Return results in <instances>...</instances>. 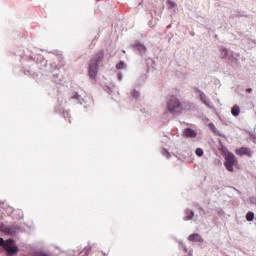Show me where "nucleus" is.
I'll return each mask as SVG.
<instances>
[{
    "instance_id": "f8f14e48",
    "label": "nucleus",
    "mask_w": 256,
    "mask_h": 256,
    "mask_svg": "<svg viewBox=\"0 0 256 256\" xmlns=\"http://www.w3.org/2000/svg\"><path fill=\"white\" fill-rule=\"evenodd\" d=\"M246 219H247V221H253V219H255V213H253V212H248V213L246 214Z\"/></svg>"
},
{
    "instance_id": "f03ea898",
    "label": "nucleus",
    "mask_w": 256,
    "mask_h": 256,
    "mask_svg": "<svg viewBox=\"0 0 256 256\" xmlns=\"http://www.w3.org/2000/svg\"><path fill=\"white\" fill-rule=\"evenodd\" d=\"M167 110L172 115H181V113H183V111H185V106H184L183 102H181V100H179V98H177L175 96H171L167 102Z\"/></svg>"
},
{
    "instance_id": "9d476101",
    "label": "nucleus",
    "mask_w": 256,
    "mask_h": 256,
    "mask_svg": "<svg viewBox=\"0 0 256 256\" xmlns=\"http://www.w3.org/2000/svg\"><path fill=\"white\" fill-rule=\"evenodd\" d=\"M200 100L202 101V103H204V105L209 107V99H207V96L205 95V93L202 92L200 94Z\"/></svg>"
},
{
    "instance_id": "ddd939ff",
    "label": "nucleus",
    "mask_w": 256,
    "mask_h": 256,
    "mask_svg": "<svg viewBox=\"0 0 256 256\" xmlns=\"http://www.w3.org/2000/svg\"><path fill=\"white\" fill-rule=\"evenodd\" d=\"M226 161H235V155L233 153L226 154Z\"/></svg>"
},
{
    "instance_id": "a211bd4d",
    "label": "nucleus",
    "mask_w": 256,
    "mask_h": 256,
    "mask_svg": "<svg viewBox=\"0 0 256 256\" xmlns=\"http://www.w3.org/2000/svg\"><path fill=\"white\" fill-rule=\"evenodd\" d=\"M86 253H89L91 251V247L85 248Z\"/></svg>"
},
{
    "instance_id": "39448f33",
    "label": "nucleus",
    "mask_w": 256,
    "mask_h": 256,
    "mask_svg": "<svg viewBox=\"0 0 256 256\" xmlns=\"http://www.w3.org/2000/svg\"><path fill=\"white\" fill-rule=\"evenodd\" d=\"M235 153L236 155H239V157H243V155H245L246 157H251L253 155V150L247 147H240L235 150Z\"/></svg>"
},
{
    "instance_id": "1a4fd4ad",
    "label": "nucleus",
    "mask_w": 256,
    "mask_h": 256,
    "mask_svg": "<svg viewBox=\"0 0 256 256\" xmlns=\"http://www.w3.org/2000/svg\"><path fill=\"white\" fill-rule=\"evenodd\" d=\"M195 216V213L192 210L186 211V217H184V221H191L193 217Z\"/></svg>"
},
{
    "instance_id": "20e7f679",
    "label": "nucleus",
    "mask_w": 256,
    "mask_h": 256,
    "mask_svg": "<svg viewBox=\"0 0 256 256\" xmlns=\"http://www.w3.org/2000/svg\"><path fill=\"white\" fill-rule=\"evenodd\" d=\"M224 167H226L227 171H239L241 169V166L237 161H225Z\"/></svg>"
},
{
    "instance_id": "f257e3e1",
    "label": "nucleus",
    "mask_w": 256,
    "mask_h": 256,
    "mask_svg": "<svg viewBox=\"0 0 256 256\" xmlns=\"http://www.w3.org/2000/svg\"><path fill=\"white\" fill-rule=\"evenodd\" d=\"M105 57V52L103 50L98 51L94 57L90 60L89 68H88V75L90 79H97V71L99 69V63L103 61Z\"/></svg>"
},
{
    "instance_id": "412c9836",
    "label": "nucleus",
    "mask_w": 256,
    "mask_h": 256,
    "mask_svg": "<svg viewBox=\"0 0 256 256\" xmlns=\"http://www.w3.org/2000/svg\"><path fill=\"white\" fill-rule=\"evenodd\" d=\"M184 251H186V252H187V248H186V247H184Z\"/></svg>"
},
{
    "instance_id": "2eb2a0df",
    "label": "nucleus",
    "mask_w": 256,
    "mask_h": 256,
    "mask_svg": "<svg viewBox=\"0 0 256 256\" xmlns=\"http://www.w3.org/2000/svg\"><path fill=\"white\" fill-rule=\"evenodd\" d=\"M208 127L211 129V131H213V133H217V127H215V124L209 123Z\"/></svg>"
},
{
    "instance_id": "6ab92c4d",
    "label": "nucleus",
    "mask_w": 256,
    "mask_h": 256,
    "mask_svg": "<svg viewBox=\"0 0 256 256\" xmlns=\"http://www.w3.org/2000/svg\"><path fill=\"white\" fill-rule=\"evenodd\" d=\"M246 91H247V93H251L252 90H251V88H247Z\"/></svg>"
},
{
    "instance_id": "6e6552de",
    "label": "nucleus",
    "mask_w": 256,
    "mask_h": 256,
    "mask_svg": "<svg viewBox=\"0 0 256 256\" xmlns=\"http://www.w3.org/2000/svg\"><path fill=\"white\" fill-rule=\"evenodd\" d=\"M231 113L234 117H237L239 113H241V108H239L237 105H234L231 109Z\"/></svg>"
},
{
    "instance_id": "aec40b11",
    "label": "nucleus",
    "mask_w": 256,
    "mask_h": 256,
    "mask_svg": "<svg viewBox=\"0 0 256 256\" xmlns=\"http://www.w3.org/2000/svg\"><path fill=\"white\" fill-rule=\"evenodd\" d=\"M223 51H224L225 55H227V49H223Z\"/></svg>"
},
{
    "instance_id": "f3484780",
    "label": "nucleus",
    "mask_w": 256,
    "mask_h": 256,
    "mask_svg": "<svg viewBox=\"0 0 256 256\" xmlns=\"http://www.w3.org/2000/svg\"><path fill=\"white\" fill-rule=\"evenodd\" d=\"M132 97L134 99H139V92L137 90L132 91Z\"/></svg>"
},
{
    "instance_id": "4468645a",
    "label": "nucleus",
    "mask_w": 256,
    "mask_h": 256,
    "mask_svg": "<svg viewBox=\"0 0 256 256\" xmlns=\"http://www.w3.org/2000/svg\"><path fill=\"white\" fill-rule=\"evenodd\" d=\"M125 67V62L120 61L117 65H116V69L121 70L124 69Z\"/></svg>"
},
{
    "instance_id": "dca6fc26",
    "label": "nucleus",
    "mask_w": 256,
    "mask_h": 256,
    "mask_svg": "<svg viewBox=\"0 0 256 256\" xmlns=\"http://www.w3.org/2000/svg\"><path fill=\"white\" fill-rule=\"evenodd\" d=\"M195 153L198 157H203V149L197 148Z\"/></svg>"
},
{
    "instance_id": "9b49d317",
    "label": "nucleus",
    "mask_w": 256,
    "mask_h": 256,
    "mask_svg": "<svg viewBox=\"0 0 256 256\" xmlns=\"http://www.w3.org/2000/svg\"><path fill=\"white\" fill-rule=\"evenodd\" d=\"M135 48L137 49V51H139L140 53H145V51H147V47H145V45L143 44H136Z\"/></svg>"
},
{
    "instance_id": "0eeeda50",
    "label": "nucleus",
    "mask_w": 256,
    "mask_h": 256,
    "mask_svg": "<svg viewBox=\"0 0 256 256\" xmlns=\"http://www.w3.org/2000/svg\"><path fill=\"white\" fill-rule=\"evenodd\" d=\"M184 133H185L186 137H191V138L197 137V132H195V130H193L191 128H187Z\"/></svg>"
},
{
    "instance_id": "7ed1b4c3",
    "label": "nucleus",
    "mask_w": 256,
    "mask_h": 256,
    "mask_svg": "<svg viewBox=\"0 0 256 256\" xmlns=\"http://www.w3.org/2000/svg\"><path fill=\"white\" fill-rule=\"evenodd\" d=\"M3 246L4 249L9 253L10 255H13L19 251L17 249V246H15V243H13V240H3V238H0V247Z\"/></svg>"
},
{
    "instance_id": "423d86ee",
    "label": "nucleus",
    "mask_w": 256,
    "mask_h": 256,
    "mask_svg": "<svg viewBox=\"0 0 256 256\" xmlns=\"http://www.w3.org/2000/svg\"><path fill=\"white\" fill-rule=\"evenodd\" d=\"M188 241L203 243V237L198 233H194L188 236Z\"/></svg>"
}]
</instances>
